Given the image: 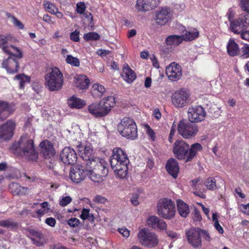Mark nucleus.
I'll return each mask as SVG.
<instances>
[{"label":"nucleus","mask_w":249,"mask_h":249,"mask_svg":"<svg viewBox=\"0 0 249 249\" xmlns=\"http://www.w3.org/2000/svg\"><path fill=\"white\" fill-rule=\"evenodd\" d=\"M202 149L203 147L199 143L196 142L190 146L183 140H177L174 143L173 152L177 159L188 162L192 161Z\"/></svg>","instance_id":"1"},{"label":"nucleus","mask_w":249,"mask_h":249,"mask_svg":"<svg viewBox=\"0 0 249 249\" xmlns=\"http://www.w3.org/2000/svg\"><path fill=\"white\" fill-rule=\"evenodd\" d=\"M11 151L15 154H22L28 160L36 161L38 153L36 151L34 141L26 136H22L18 142H14L10 147Z\"/></svg>","instance_id":"2"},{"label":"nucleus","mask_w":249,"mask_h":249,"mask_svg":"<svg viewBox=\"0 0 249 249\" xmlns=\"http://www.w3.org/2000/svg\"><path fill=\"white\" fill-rule=\"evenodd\" d=\"M110 162L116 178L124 179L127 177L129 160L126 153L122 149L116 148L113 150Z\"/></svg>","instance_id":"3"},{"label":"nucleus","mask_w":249,"mask_h":249,"mask_svg":"<svg viewBox=\"0 0 249 249\" xmlns=\"http://www.w3.org/2000/svg\"><path fill=\"white\" fill-rule=\"evenodd\" d=\"M2 51L9 54L7 59H4L2 66L9 73L18 72L19 65L18 60L22 57V52L18 48H2Z\"/></svg>","instance_id":"4"},{"label":"nucleus","mask_w":249,"mask_h":249,"mask_svg":"<svg viewBox=\"0 0 249 249\" xmlns=\"http://www.w3.org/2000/svg\"><path fill=\"white\" fill-rule=\"evenodd\" d=\"M45 86L50 91H57L63 85V75L59 68L53 67L49 70L45 75Z\"/></svg>","instance_id":"5"},{"label":"nucleus","mask_w":249,"mask_h":249,"mask_svg":"<svg viewBox=\"0 0 249 249\" xmlns=\"http://www.w3.org/2000/svg\"><path fill=\"white\" fill-rule=\"evenodd\" d=\"M117 129L123 137L127 139L134 140L138 137L136 124L129 117L123 118L118 124Z\"/></svg>","instance_id":"6"},{"label":"nucleus","mask_w":249,"mask_h":249,"mask_svg":"<svg viewBox=\"0 0 249 249\" xmlns=\"http://www.w3.org/2000/svg\"><path fill=\"white\" fill-rule=\"evenodd\" d=\"M157 213L161 218L170 220L174 218L176 210L174 202L170 199L163 198L157 203Z\"/></svg>","instance_id":"7"},{"label":"nucleus","mask_w":249,"mask_h":249,"mask_svg":"<svg viewBox=\"0 0 249 249\" xmlns=\"http://www.w3.org/2000/svg\"><path fill=\"white\" fill-rule=\"evenodd\" d=\"M235 12L230 9L227 15L231 22L230 28L234 33L239 34L241 31L249 27V14L241 15L238 18L232 19L235 16Z\"/></svg>","instance_id":"8"},{"label":"nucleus","mask_w":249,"mask_h":249,"mask_svg":"<svg viewBox=\"0 0 249 249\" xmlns=\"http://www.w3.org/2000/svg\"><path fill=\"white\" fill-rule=\"evenodd\" d=\"M178 134L184 139H190L195 137L198 132L197 125L185 120L180 121L178 124Z\"/></svg>","instance_id":"9"},{"label":"nucleus","mask_w":249,"mask_h":249,"mask_svg":"<svg viewBox=\"0 0 249 249\" xmlns=\"http://www.w3.org/2000/svg\"><path fill=\"white\" fill-rule=\"evenodd\" d=\"M138 239L142 246L149 248L156 247L159 242L157 235L146 228L142 229L139 231Z\"/></svg>","instance_id":"10"},{"label":"nucleus","mask_w":249,"mask_h":249,"mask_svg":"<svg viewBox=\"0 0 249 249\" xmlns=\"http://www.w3.org/2000/svg\"><path fill=\"white\" fill-rule=\"evenodd\" d=\"M190 95L191 93L189 89L181 88L172 95V102L176 107H183L188 105Z\"/></svg>","instance_id":"11"},{"label":"nucleus","mask_w":249,"mask_h":249,"mask_svg":"<svg viewBox=\"0 0 249 249\" xmlns=\"http://www.w3.org/2000/svg\"><path fill=\"white\" fill-rule=\"evenodd\" d=\"M107 162L103 159L95 158L94 160L88 162L86 166L88 169L93 170L95 173L102 174L103 176H107L108 174Z\"/></svg>","instance_id":"12"},{"label":"nucleus","mask_w":249,"mask_h":249,"mask_svg":"<svg viewBox=\"0 0 249 249\" xmlns=\"http://www.w3.org/2000/svg\"><path fill=\"white\" fill-rule=\"evenodd\" d=\"M88 169L87 166L85 167L80 164L72 167L70 172L71 179L76 183L81 182L88 175Z\"/></svg>","instance_id":"13"},{"label":"nucleus","mask_w":249,"mask_h":249,"mask_svg":"<svg viewBox=\"0 0 249 249\" xmlns=\"http://www.w3.org/2000/svg\"><path fill=\"white\" fill-rule=\"evenodd\" d=\"M206 115L204 108L201 106L190 107L188 109V119L192 123L203 121Z\"/></svg>","instance_id":"14"},{"label":"nucleus","mask_w":249,"mask_h":249,"mask_svg":"<svg viewBox=\"0 0 249 249\" xmlns=\"http://www.w3.org/2000/svg\"><path fill=\"white\" fill-rule=\"evenodd\" d=\"M16 124L14 121L9 120L5 124L0 125V141H8L14 135Z\"/></svg>","instance_id":"15"},{"label":"nucleus","mask_w":249,"mask_h":249,"mask_svg":"<svg viewBox=\"0 0 249 249\" xmlns=\"http://www.w3.org/2000/svg\"><path fill=\"white\" fill-rule=\"evenodd\" d=\"M199 228H192L186 231L187 241L194 248H200L202 246Z\"/></svg>","instance_id":"16"},{"label":"nucleus","mask_w":249,"mask_h":249,"mask_svg":"<svg viewBox=\"0 0 249 249\" xmlns=\"http://www.w3.org/2000/svg\"><path fill=\"white\" fill-rule=\"evenodd\" d=\"M60 159L65 165H74L77 161L75 151L70 147H65L60 154Z\"/></svg>","instance_id":"17"},{"label":"nucleus","mask_w":249,"mask_h":249,"mask_svg":"<svg viewBox=\"0 0 249 249\" xmlns=\"http://www.w3.org/2000/svg\"><path fill=\"white\" fill-rule=\"evenodd\" d=\"M166 74L171 81H178L182 75L181 66L176 62L171 63L166 68Z\"/></svg>","instance_id":"18"},{"label":"nucleus","mask_w":249,"mask_h":249,"mask_svg":"<svg viewBox=\"0 0 249 249\" xmlns=\"http://www.w3.org/2000/svg\"><path fill=\"white\" fill-rule=\"evenodd\" d=\"M40 147V154L45 159H51L54 157L55 151L52 143L46 140L42 141L39 144Z\"/></svg>","instance_id":"19"},{"label":"nucleus","mask_w":249,"mask_h":249,"mask_svg":"<svg viewBox=\"0 0 249 249\" xmlns=\"http://www.w3.org/2000/svg\"><path fill=\"white\" fill-rule=\"evenodd\" d=\"M160 0H136V9L139 12H146L156 7Z\"/></svg>","instance_id":"20"},{"label":"nucleus","mask_w":249,"mask_h":249,"mask_svg":"<svg viewBox=\"0 0 249 249\" xmlns=\"http://www.w3.org/2000/svg\"><path fill=\"white\" fill-rule=\"evenodd\" d=\"M172 14L171 10L164 7L158 11L156 14L155 20L160 25H164L172 18Z\"/></svg>","instance_id":"21"},{"label":"nucleus","mask_w":249,"mask_h":249,"mask_svg":"<svg viewBox=\"0 0 249 249\" xmlns=\"http://www.w3.org/2000/svg\"><path fill=\"white\" fill-rule=\"evenodd\" d=\"M14 106L8 102L0 100V121H3L14 113Z\"/></svg>","instance_id":"22"},{"label":"nucleus","mask_w":249,"mask_h":249,"mask_svg":"<svg viewBox=\"0 0 249 249\" xmlns=\"http://www.w3.org/2000/svg\"><path fill=\"white\" fill-rule=\"evenodd\" d=\"M165 169L168 173L174 178L176 179L178 176L179 171L178 163L174 159L170 158L166 162Z\"/></svg>","instance_id":"23"},{"label":"nucleus","mask_w":249,"mask_h":249,"mask_svg":"<svg viewBox=\"0 0 249 249\" xmlns=\"http://www.w3.org/2000/svg\"><path fill=\"white\" fill-rule=\"evenodd\" d=\"M88 110L89 113L96 118L103 117L107 115L100 102L99 103H93L89 105L88 107Z\"/></svg>","instance_id":"24"},{"label":"nucleus","mask_w":249,"mask_h":249,"mask_svg":"<svg viewBox=\"0 0 249 249\" xmlns=\"http://www.w3.org/2000/svg\"><path fill=\"white\" fill-rule=\"evenodd\" d=\"M147 224L149 227L155 229L158 228L161 230H166L167 227L166 223L156 216H150L147 218Z\"/></svg>","instance_id":"25"},{"label":"nucleus","mask_w":249,"mask_h":249,"mask_svg":"<svg viewBox=\"0 0 249 249\" xmlns=\"http://www.w3.org/2000/svg\"><path fill=\"white\" fill-rule=\"evenodd\" d=\"M9 189L13 195L23 196L28 194L29 189L21 186L19 184L12 182L9 185Z\"/></svg>","instance_id":"26"},{"label":"nucleus","mask_w":249,"mask_h":249,"mask_svg":"<svg viewBox=\"0 0 249 249\" xmlns=\"http://www.w3.org/2000/svg\"><path fill=\"white\" fill-rule=\"evenodd\" d=\"M122 77L123 79L128 83H131L136 78L135 72L125 64L123 68Z\"/></svg>","instance_id":"27"},{"label":"nucleus","mask_w":249,"mask_h":249,"mask_svg":"<svg viewBox=\"0 0 249 249\" xmlns=\"http://www.w3.org/2000/svg\"><path fill=\"white\" fill-rule=\"evenodd\" d=\"M177 210L179 214L182 217H187L190 213L189 205L181 199L177 201Z\"/></svg>","instance_id":"28"},{"label":"nucleus","mask_w":249,"mask_h":249,"mask_svg":"<svg viewBox=\"0 0 249 249\" xmlns=\"http://www.w3.org/2000/svg\"><path fill=\"white\" fill-rule=\"evenodd\" d=\"M78 151L80 152L81 158L84 160L87 161V162L95 159L93 156V150L90 146L86 145L85 146L84 151L82 153L81 152L82 151L80 150V148H82L80 144L78 145Z\"/></svg>","instance_id":"29"},{"label":"nucleus","mask_w":249,"mask_h":249,"mask_svg":"<svg viewBox=\"0 0 249 249\" xmlns=\"http://www.w3.org/2000/svg\"><path fill=\"white\" fill-rule=\"evenodd\" d=\"M103 107L105 109V111L108 114L116 104L115 99L113 96H108L100 101Z\"/></svg>","instance_id":"30"},{"label":"nucleus","mask_w":249,"mask_h":249,"mask_svg":"<svg viewBox=\"0 0 249 249\" xmlns=\"http://www.w3.org/2000/svg\"><path fill=\"white\" fill-rule=\"evenodd\" d=\"M90 83L89 80L85 75H79L77 76L75 81V85L77 88L81 89L88 88Z\"/></svg>","instance_id":"31"},{"label":"nucleus","mask_w":249,"mask_h":249,"mask_svg":"<svg viewBox=\"0 0 249 249\" xmlns=\"http://www.w3.org/2000/svg\"><path fill=\"white\" fill-rule=\"evenodd\" d=\"M68 104L71 108H81L85 106L86 103L84 100L73 96L68 99Z\"/></svg>","instance_id":"32"},{"label":"nucleus","mask_w":249,"mask_h":249,"mask_svg":"<svg viewBox=\"0 0 249 249\" xmlns=\"http://www.w3.org/2000/svg\"><path fill=\"white\" fill-rule=\"evenodd\" d=\"M181 36L171 35L166 38L165 42L167 46H178L183 41Z\"/></svg>","instance_id":"33"},{"label":"nucleus","mask_w":249,"mask_h":249,"mask_svg":"<svg viewBox=\"0 0 249 249\" xmlns=\"http://www.w3.org/2000/svg\"><path fill=\"white\" fill-rule=\"evenodd\" d=\"M199 32L196 28H191L186 33L182 35L183 40L185 41H192L197 38L199 36Z\"/></svg>","instance_id":"34"},{"label":"nucleus","mask_w":249,"mask_h":249,"mask_svg":"<svg viewBox=\"0 0 249 249\" xmlns=\"http://www.w3.org/2000/svg\"><path fill=\"white\" fill-rule=\"evenodd\" d=\"M106 91L104 87L99 84H94L93 85L91 89V94L95 98L101 97Z\"/></svg>","instance_id":"35"},{"label":"nucleus","mask_w":249,"mask_h":249,"mask_svg":"<svg viewBox=\"0 0 249 249\" xmlns=\"http://www.w3.org/2000/svg\"><path fill=\"white\" fill-rule=\"evenodd\" d=\"M88 176L89 178L95 182H101L107 177V176H103L102 174L95 173L93 170L88 169Z\"/></svg>","instance_id":"36"},{"label":"nucleus","mask_w":249,"mask_h":249,"mask_svg":"<svg viewBox=\"0 0 249 249\" xmlns=\"http://www.w3.org/2000/svg\"><path fill=\"white\" fill-rule=\"evenodd\" d=\"M15 79L19 81V88L20 89H23L25 87V84L26 83H29L31 81L30 77L24 74H17L15 76Z\"/></svg>","instance_id":"37"},{"label":"nucleus","mask_w":249,"mask_h":249,"mask_svg":"<svg viewBox=\"0 0 249 249\" xmlns=\"http://www.w3.org/2000/svg\"><path fill=\"white\" fill-rule=\"evenodd\" d=\"M204 184L209 190L214 191L217 188L216 180L213 177H209L205 179Z\"/></svg>","instance_id":"38"},{"label":"nucleus","mask_w":249,"mask_h":249,"mask_svg":"<svg viewBox=\"0 0 249 249\" xmlns=\"http://www.w3.org/2000/svg\"><path fill=\"white\" fill-rule=\"evenodd\" d=\"M18 224L11 219L0 221V226L10 229H14L18 227Z\"/></svg>","instance_id":"39"},{"label":"nucleus","mask_w":249,"mask_h":249,"mask_svg":"<svg viewBox=\"0 0 249 249\" xmlns=\"http://www.w3.org/2000/svg\"><path fill=\"white\" fill-rule=\"evenodd\" d=\"M43 5L47 12L51 14L54 13L55 11L58 9L55 5L48 1H44Z\"/></svg>","instance_id":"40"},{"label":"nucleus","mask_w":249,"mask_h":249,"mask_svg":"<svg viewBox=\"0 0 249 249\" xmlns=\"http://www.w3.org/2000/svg\"><path fill=\"white\" fill-rule=\"evenodd\" d=\"M27 231L28 232L27 236L30 238L31 237V236L36 237L38 239H42L44 237L43 234L41 231H38L28 229Z\"/></svg>","instance_id":"41"},{"label":"nucleus","mask_w":249,"mask_h":249,"mask_svg":"<svg viewBox=\"0 0 249 249\" xmlns=\"http://www.w3.org/2000/svg\"><path fill=\"white\" fill-rule=\"evenodd\" d=\"M66 60L67 63L73 66L78 67L80 65L79 59L76 57H73L71 55H68Z\"/></svg>","instance_id":"42"},{"label":"nucleus","mask_w":249,"mask_h":249,"mask_svg":"<svg viewBox=\"0 0 249 249\" xmlns=\"http://www.w3.org/2000/svg\"><path fill=\"white\" fill-rule=\"evenodd\" d=\"M83 15L85 18L84 23L92 27L93 26V23H92L93 16L89 12H85Z\"/></svg>","instance_id":"43"},{"label":"nucleus","mask_w":249,"mask_h":249,"mask_svg":"<svg viewBox=\"0 0 249 249\" xmlns=\"http://www.w3.org/2000/svg\"><path fill=\"white\" fill-rule=\"evenodd\" d=\"M239 6L243 11L249 14V0H239Z\"/></svg>","instance_id":"44"},{"label":"nucleus","mask_w":249,"mask_h":249,"mask_svg":"<svg viewBox=\"0 0 249 249\" xmlns=\"http://www.w3.org/2000/svg\"><path fill=\"white\" fill-rule=\"evenodd\" d=\"M99 37L100 36L95 32L88 33L84 36V38L86 40H98Z\"/></svg>","instance_id":"45"},{"label":"nucleus","mask_w":249,"mask_h":249,"mask_svg":"<svg viewBox=\"0 0 249 249\" xmlns=\"http://www.w3.org/2000/svg\"><path fill=\"white\" fill-rule=\"evenodd\" d=\"M227 52L231 57L238 55L241 53L240 48H227Z\"/></svg>","instance_id":"46"},{"label":"nucleus","mask_w":249,"mask_h":249,"mask_svg":"<svg viewBox=\"0 0 249 249\" xmlns=\"http://www.w3.org/2000/svg\"><path fill=\"white\" fill-rule=\"evenodd\" d=\"M9 18L11 19L12 22L17 27L20 29H22L24 28L23 24L14 16H9Z\"/></svg>","instance_id":"47"},{"label":"nucleus","mask_w":249,"mask_h":249,"mask_svg":"<svg viewBox=\"0 0 249 249\" xmlns=\"http://www.w3.org/2000/svg\"><path fill=\"white\" fill-rule=\"evenodd\" d=\"M71 200L72 199L70 196L63 197L59 201V205L62 207H65L70 204Z\"/></svg>","instance_id":"48"},{"label":"nucleus","mask_w":249,"mask_h":249,"mask_svg":"<svg viewBox=\"0 0 249 249\" xmlns=\"http://www.w3.org/2000/svg\"><path fill=\"white\" fill-rule=\"evenodd\" d=\"M86 10V6L84 2H80L76 4L77 12L80 14H84Z\"/></svg>","instance_id":"49"},{"label":"nucleus","mask_w":249,"mask_h":249,"mask_svg":"<svg viewBox=\"0 0 249 249\" xmlns=\"http://www.w3.org/2000/svg\"><path fill=\"white\" fill-rule=\"evenodd\" d=\"M79 222L77 218H71L68 220V224L71 227H75L79 224Z\"/></svg>","instance_id":"50"},{"label":"nucleus","mask_w":249,"mask_h":249,"mask_svg":"<svg viewBox=\"0 0 249 249\" xmlns=\"http://www.w3.org/2000/svg\"><path fill=\"white\" fill-rule=\"evenodd\" d=\"M193 217L194 220L196 221H200L202 219L200 212L199 210L196 208H195L194 209Z\"/></svg>","instance_id":"51"},{"label":"nucleus","mask_w":249,"mask_h":249,"mask_svg":"<svg viewBox=\"0 0 249 249\" xmlns=\"http://www.w3.org/2000/svg\"><path fill=\"white\" fill-rule=\"evenodd\" d=\"M199 232L200 233V237H202L206 241L210 242L211 240V238L209 235V233L206 231L203 230L199 228Z\"/></svg>","instance_id":"52"},{"label":"nucleus","mask_w":249,"mask_h":249,"mask_svg":"<svg viewBox=\"0 0 249 249\" xmlns=\"http://www.w3.org/2000/svg\"><path fill=\"white\" fill-rule=\"evenodd\" d=\"M200 178H197L191 181V185L194 189L197 190L199 188V186L202 185L200 183Z\"/></svg>","instance_id":"53"},{"label":"nucleus","mask_w":249,"mask_h":249,"mask_svg":"<svg viewBox=\"0 0 249 249\" xmlns=\"http://www.w3.org/2000/svg\"><path fill=\"white\" fill-rule=\"evenodd\" d=\"M94 201L97 203L105 204L107 200L105 197L100 195H97L94 198Z\"/></svg>","instance_id":"54"},{"label":"nucleus","mask_w":249,"mask_h":249,"mask_svg":"<svg viewBox=\"0 0 249 249\" xmlns=\"http://www.w3.org/2000/svg\"><path fill=\"white\" fill-rule=\"evenodd\" d=\"M146 133L153 141L155 140L156 134L154 131L149 125H147Z\"/></svg>","instance_id":"55"},{"label":"nucleus","mask_w":249,"mask_h":249,"mask_svg":"<svg viewBox=\"0 0 249 249\" xmlns=\"http://www.w3.org/2000/svg\"><path fill=\"white\" fill-rule=\"evenodd\" d=\"M71 39L74 41H78L79 39V31L75 30L72 32L70 36Z\"/></svg>","instance_id":"56"},{"label":"nucleus","mask_w":249,"mask_h":249,"mask_svg":"<svg viewBox=\"0 0 249 249\" xmlns=\"http://www.w3.org/2000/svg\"><path fill=\"white\" fill-rule=\"evenodd\" d=\"M89 211L87 209H83L80 215V218L83 220L87 219L89 216Z\"/></svg>","instance_id":"57"},{"label":"nucleus","mask_w":249,"mask_h":249,"mask_svg":"<svg viewBox=\"0 0 249 249\" xmlns=\"http://www.w3.org/2000/svg\"><path fill=\"white\" fill-rule=\"evenodd\" d=\"M45 223L49 226L54 227L56 224V220L53 217L46 218Z\"/></svg>","instance_id":"58"},{"label":"nucleus","mask_w":249,"mask_h":249,"mask_svg":"<svg viewBox=\"0 0 249 249\" xmlns=\"http://www.w3.org/2000/svg\"><path fill=\"white\" fill-rule=\"evenodd\" d=\"M118 231L124 237H128L129 236L130 231L125 228L119 229Z\"/></svg>","instance_id":"59"},{"label":"nucleus","mask_w":249,"mask_h":249,"mask_svg":"<svg viewBox=\"0 0 249 249\" xmlns=\"http://www.w3.org/2000/svg\"><path fill=\"white\" fill-rule=\"evenodd\" d=\"M240 209L242 213L249 215V203L247 205L241 204Z\"/></svg>","instance_id":"60"},{"label":"nucleus","mask_w":249,"mask_h":249,"mask_svg":"<svg viewBox=\"0 0 249 249\" xmlns=\"http://www.w3.org/2000/svg\"><path fill=\"white\" fill-rule=\"evenodd\" d=\"M30 239L33 242L34 245H36L37 247H41L43 246V243L41 241V239H35L33 237H30Z\"/></svg>","instance_id":"61"},{"label":"nucleus","mask_w":249,"mask_h":249,"mask_svg":"<svg viewBox=\"0 0 249 249\" xmlns=\"http://www.w3.org/2000/svg\"><path fill=\"white\" fill-rule=\"evenodd\" d=\"M138 198L139 196L137 194L133 195V196L131 198V201L134 205L137 206L139 204Z\"/></svg>","instance_id":"62"},{"label":"nucleus","mask_w":249,"mask_h":249,"mask_svg":"<svg viewBox=\"0 0 249 249\" xmlns=\"http://www.w3.org/2000/svg\"><path fill=\"white\" fill-rule=\"evenodd\" d=\"M240 33H241V36L243 39L249 41V31H245L243 32V30Z\"/></svg>","instance_id":"63"},{"label":"nucleus","mask_w":249,"mask_h":249,"mask_svg":"<svg viewBox=\"0 0 249 249\" xmlns=\"http://www.w3.org/2000/svg\"><path fill=\"white\" fill-rule=\"evenodd\" d=\"M242 54L241 56L244 58H248L249 57V48H242Z\"/></svg>","instance_id":"64"}]
</instances>
